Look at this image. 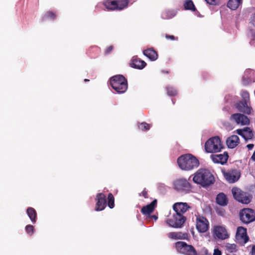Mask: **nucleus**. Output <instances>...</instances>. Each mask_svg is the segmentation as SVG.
Segmentation results:
<instances>
[{"label": "nucleus", "mask_w": 255, "mask_h": 255, "mask_svg": "<svg viewBox=\"0 0 255 255\" xmlns=\"http://www.w3.org/2000/svg\"><path fill=\"white\" fill-rule=\"evenodd\" d=\"M252 255H255V246H253L252 250Z\"/></svg>", "instance_id": "49530a36"}, {"label": "nucleus", "mask_w": 255, "mask_h": 255, "mask_svg": "<svg viewBox=\"0 0 255 255\" xmlns=\"http://www.w3.org/2000/svg\"><path fill=\"white\" fill-rule=\"evenodd\" d=\"M113 48V46H109V47H108V48H107V49H106V52L107 53H110L111 51H112Z\"/></svg>", "instance_id": "79ce46f5"}, {"label": "nucleus", "mask_w": 255, "mask_h": 255, "mask_svg": "<svg viewBox=\"0 0 255 255\" xmlns=\"http://www.w3.org/2000/svg\"><path fill=\"white\" fill-rule=\"evenodd\" d=\"M176 251L185 255H196L197 252L195 248L191 245H188L184 242H177L175 244Z\"/></svg>", "instance_id": "0eeeda50"}, {"label": "nucleus", "mask_w": 255, "mask_h": 255, "mask_svg": "<svg viewBox=\"0 0 255 255\" xmlns=\"http://www.w3.org/2000/svg\"><path fill=\"white\" fill-rule=\"evenodd\" d=\"M223 147V144L218 136L210 138L205 144V150L208 153L220 152Z\"/></svg>", "instance_id": "39448f33"}, {"label": "nucleus", "mask_w": 255, "mask_h": 255, "mask_svg": "<svg viewBox=\"0 0 255 255\" xmlns=\"http://www.w3.org/2000/svg\"><path fill=\"white\" fill-rule=\"evenodd\" d=\"M237 132L241 135L246 140L251 139L254 134L250 128L246 127L243 129H239L237 130Z\"/></svg>", "instance_id": "a211bd4d"}, {"label": "nucleus", "mask_w": 255, "mask_h": 255, "mask_svg": "<svg viewBox=\"0 0 255 255\" xmlns=\"http://www.w3.org/2000/svg\"><path fill=\"white\" fill-rule=\"evenodd\" d=\"M240 95L242 100L236 105L238 110L247 115L253 114L254 110L252 107L249 93L247 91H242Z\"/></svg>", "instance_id": "7ed1b4c3"}, {"label": "nucleus", "mask_w": 255, "mask_h": 255, "mask_svg": "<svg viewBox=\"0 0 255 255\" xmlns=\"http://www.w3.org/2000/svg\"><path fill=\"white\" fill-rule=\"evenodd\" d=\"M138 127L142 130H147L150 128V125L146 123H142Z\"/></svg>", "instance_id": "f704fd0d"}, {"label": "nucleus", "mask_w": 255, "mask_h": 255, "mask_svg": "<svg viewBox=\"0 0 255 255\" xmlns=\"http://www.w3.org/2000/svg\"><path fill=\"white\" fill-rule=\"evenodd\" d=\"M143 54L148 57L151 61H155L158 58L157 52L152 48L143 51Z\"/></svg>", "instance_id": "b1692460"}, {"label": "nucleus", "mask_w": 255, "mask_h": 255, "mask_svg": "<svg viewBox=\"0 0 255 255\" xmlns=\"http://www.w3.org/2000/svg\"><path fill=\"white\" fill-rule=\"evenodd\" d=\"M196 227L200 233H205L209 229V223L205 217L198 215L196 218Z\"/></svg>", "instance_id": "9b49d317"}, {"label": "nucleus", "mask_w": 255, "mask_h": 255, "mask_svg": "<svg viewBox=\"0 0 255 255\" xmlns=\"http://www.w3.org/2000/svg\"><path fill=\"white\" fill-rule=\"evenodd\" d=\"M231 118L238 125L242 126L247 125L250 123L249 118L245 115L237 113L233 114Z\"/></svg>", "instance_id": "2eb2a0df"}, {"label": "nucleus", "mask_w": 255, "mask_h": 255, "mask_svg": "<svg viewBox=\"0 0 255 255\" xmlns=\"http://www.w3.org/2000/svg\"><path fill=\"white\" fill-rule=\"evenodd\" d=\"M251 159L253 160V161H255V151H254V152L253 153L252 157H251Z\"/></svg>", "instance_id": "09e8293b"}, {"label": "nucleus", "mask_w": 255, "mask_h": 255, "mask_svg": "<svg viewBox=\"0 0 255 255\" xmlns=\"http://www.w3.org/2000/svg\"><path fill=\"white\" fill-rule=\"evenodd\" d=\"M213 232L214 235L219 239L225 240L229 237L227 230L223 226H215L213 227Z\"/></svg>", "instance_id": "f8f14e48"}, {"label": "nucleus", "mask_w": 255, "mask_h": 255, "mask_svg": "<svg viewBox=\"0 0 255 255\" xmlns=\"http://www.w3.org/2000/svg\"><path fill=\"white\" fill-rule=\"evenodd\" d=\"M192 176L193 182L203 187L209 186L215 181L213 175L206 169H199Z\"/></svg>", "instance_id": "f257e3e1"}, {"label": "nucleus", "mask_w": 255, "mask_h": 255, "mask_svg": "<svg viewBox=\"0 0 255 255\" xmlns=\"http://www.w3.org/2000/svg\"><path fill=\"white\" fill-rule=\"evenodd\" d=\"M200 254L201 255H211V254L209 253L208 250L205 248H203L201 249Z\"/></svg>", "instance_id": "58836bf2"}, {"label": "nucleus", "mask_w": 255, "mask_h": 255, "mask_svg": "<svg viewBox=\"0 0 255 255\" xmlns=\"http://www.w3.org/2000/svg\"><path fill=\"white\" fill-rule=\"evenodd\" d=\"M252 36H254V34L252 33Z\"/></svg>", "instance_id": "3c124183"}, {"label": "nucleus", "mask_w": 255, "mask_h": 255, "mask_svg": "<svg viewBox=\"0 0 255 255\" xmlns=\"http://www.w3.org/2000/svg\"><path fill=\"white\" fill-rule=\"evenodd\" d=\"M213 255H222V252L219 249L215 248L214 250Z\"/></svg>", "instance_id": "a19ab883"}, {"label": "nucleus", "mask_w": 255, "mask_h": 255, "mask_svg": "<svg viewBox=\"0 0 255 255\" xmlns=\"http://www.w3.org/2000/svg\"><path fill=\"white\" fill-rule=\"evenodd\" d=\"M224 177L230 183H234L238 181L240 177V172L237 170H232L225 172Z\"/></svg>", "instance_id": "dca6fc26"}, {"label": "nucleus", "mask_w": 255, "mask_h": 255, "mask_svg": "<svg viewBox=\"0 0 255 255\" xmlns=\"http://www.w3.org/2000/svg\"><path fill=\"white\" fill-rule=\"evenodd\" d=\"M240 216L241 220L246 224L255 220V211L251 209H244L241 211Z\"/></svg>", "instance_id": "9d476101"}, {"label": "nucleus", "mask_w": 255, "mask_h": 255, "mask_svg": "<svg viewBox=\"0 0 255 255\" xmlns=\"http://www.w3.org/2000/svg\"><path fill=\"white\" fill-rule=\"evenodd\" d=\"M116 2V0H104L103 4L108 10H117Z\"/></svg>", "instance_id": "393cba45"}, {"label": "nucleus", "mask_w": 255, "mask_h": 255, "mask_svg": "<svg viewBox=\"0 0 255 255\" xmlns=\"http://www.w3.org/2000/svg\"><path fill=\"white\" fill-rule=\"evenodd\" d=\"M242 2L239 0H229L227 6L232 10L236 9Z\"/></svg>", "instance_id": "cd10ccee"}, {"label": "nucleus", "mask_w": 255, "mask_h": 255, "mask_svg": "<svg viewBox=\"0 0 255 255\" xmlns=\"http://www.w3.org/2000/svg\"><path fill=\"white\" fill-rule=\"evenodd\" d=\"M96 200L97 203L95 210H103L106 206L107 201L106 196L103 193H99L97 195Z\"/></svg>", "instance_id": "4468645a"}, {"label": "nucleus", "mask_w": 255, "mask_h": 255, "mask_svg": "<svg viewBox=\"0 0 255 255\" xmlns=\"http://www.w3.org/2000/svg\"><path fill=\"white\" fill-rule=\"evenodd\" d=\"M250 23L255 27V9L250 16Z\"/></svg>", "instance_id": "e433bc0d"}, {"label": "nucleus", "mask_w": 255, "mask_h": 255, "mask_svg": "<svg viewBox=\"0 0 255 255\" xmlns=\"http://www.w3.org/2000/svg\"><path fill=\"white\" fill-rule=\"evenodd\" d=\"M226 143L229 148H234L239 143V138L236 135H233L227 139Z\"/></svg>", "instance_id": "412c9836"}, {"label": "nucleus", "mask_w": 255, "mask_h": 255, "mask_svg": "<svg viewBox=\"0 0 255 255\" xmlns=\"http://www.w3.org/2000/svg\"><path fill=\"white\" fill-rule=\"evenodd\" d=\"M216 202L220 205H226L228 203V199L226 195L223 193H219L216 197Z\"/></svg>", "instance_id": "a878e982"}, {"label": "nucleus", "mask_w": 255, "mask_h": 255, "mask_svg": "<svg viewBox=\"0 0 255 255\" xmlns=\"http://www.w3.org/2000/svg\"><path fill=\"white\" fill-rule=\"evenodd\" d=\"M190 208L186 203L178 202L175 203L173 206L174 211L179 214L182 215Z\"/></svg>", "instance_id": "f3484780"}, {"label": "nucleus", "mask_w": 255, "mask_h": 255, "mask_svg": "<svg viewBox=\"0 0 255 255\" xmlns=\"http://www.w3.org/2000/svg\"><path fill=\"white\" fill-rule=\"evenodd\" d=\"M252 71L250 70H247L245 74L243 77V82L244 85H248L252 82H254L255 81L251 79L250 77H249V75Z\"/></svg>", "instance_id": "c85d7f7f"}, {"label": "nucleus", "mask_w": 255, "mask_h": 255, "mask_svg": "<svg viewBox=\"0 0 255 255\" xmlns=\"http://www.w3.org/2000/svg\"><path fill=\"white\" fill-rule=\"evenodd\" d=\"M224 247L226 251L230 253H235L237 251V246L234 244L227 243L225 245Z\"/></svg>", "instance_id": "7c9ffc66"}, {"label": "nucleus", "mask_w": 255, "mask_h": 255, "mask_svg": "<svg viewBox=\"0 0 255 255\" xmlns=\"http://www.w3.org/2000/svg\"><path fill=\"white\" fill-rule=\"evenodd\" d=\"M184 6L186 9L192 11H195L196 9L194 4L191 0H186L184 2Z\"/></svg>", "instance_id": "2f4dec72"}, {"label": "nucleus", "mask_w": 255, "mask_h": 255, "mask_svg": "<svg viewBox=\"0 0 255 255\" xmlns=\"http://www.w3.org/2000/svg\"><path fill=\"white\" fill-rule=\"evenodd\" d=\"M179 168L184 170H190L198 167L199 162L196 157L191 154L180 156L177 159Z\"/></svg>", "instance_id": "f03ea898"}, {"label": "nucleus", "mask_w": 255, "mask_h": 255, "mask_svg": "<svg viewBox=\"0 0 255 255\" xmlns=\"http://www.w3.org/2000/svg\"><path fill=\"white\" fill-rule=\"evenodd\" d=\"M232 192L234 198L239 202L243 204H248L251 201V197L238 188H233Z\"/></svg>", "instance_id": "6e6552de"}, {"label": "nucleus", "mask_w": 255, "mask_h": 255, "mask_svg": "<svg viewBox=\"0 0 255 255\" xmlns=\"http://www.w3.org/2000/svg\"><path fill=\"white\" fill-rule=\"evenodd\" d=\"M209 4L212 5H216L218 3L219 0H205Z\"/></svg>", "instance_id": "ea45409f"}, {"label": "nucleus", "mask_w": 255, "mask_h": 255, "mask_svg": "<svg viewBox=\"0 0 255 255\" xmlns=\"http://www.w3.org/2000/svg\"><path fill=\"white\" fill-rule=\"evenodd\" d=\"M167 94L170 96H174L177 94V91L172 87H168L167 88Z\"/></svg>", "instance_id": "72a5a7b5"}, {"label": "nucleus", "mask_w": 255, "mask_h": 255, "mask_svg": "<svg viewBox=\"0 0 255 255\" xmlns=\"http://www.w3.org/2000/svg\"><path fill=\"white\" fill-rule=\"evenodd\" d=\"M146 65V64L144 61L136 58H133L130 63L132 67L138 69H143Z\"/></svg>", "instance_id": "4be33fe9"}, {"label": "nucleus", "mask_w": 255, "mask_h": 255, "mask_svg": "<svg viewBox=\"0 0 255 255\" xmlns=\"http://www.w3.org/2000/svg\"><path fill=\"white\" fill-rule=\"evenodd\" d=\"M25 230L27 234L31 235L34 232V228L32 225H27L25 227Z\"/></svg>", "instance_id": "c9c22d12"}, {"label": "nucleus", "mask_w": 255, "mask_h": 255, "mask_svg": "<svg viewBox=\"0 0 255 255\" xmlns=\"http://www.w3.org/2000/svg\"><path fill=\"white\" fill-rule=\"evenodd\" d=\"M247 147L249 150H251L254 147V145L253 144H249L247 145Z\"/></svg>", "instance_id": "c03bdc74"}, {"label": "nucleus", "mask_w": 255, "mask_h": 255, "mask_svg": "<svg viewBox=\"0 0 255 255\" xmlns=\"http://www.w3.org/2000/svg\"><path fill=\"white\" fill-rule=\"evenodd\" d=\"M141 194L143 196L146 198L147 196V192L145 191H143L141 193Z\"/></svg>", "instance_id": "de8ad7c7"}, {"label": "nucleus", "mask_w": 255, "mask_h": 255, "mask_svg": "<svg viewBox=\"0 0 255 255\" xmlns=\"http://www.w3.org/2000/svg\"><path fill=\"white\" fill-rule=\"evenodd\" d=\"M173 188L180 193H187L191 189V185L185 178H179L173 181Z\"/></svg>", "instance_id": "423d86ee"}, {"label": "nucleus", "mask_w": 255, "mask_h": 255, "mask_svg": "<svg viewBox=\"0 0 255 255\" xmlns=\"http://www.w3.org/2000/svg\"><path fill=\"white\" fill-rule=\"evenodd\" d=\"M168 237L174 240H187L188 238V234L181 232H170L168 234Z\"/></svg>", "instance_id": "6ab92c4d"}, {"label": "nucleus", "mask_w": 255, "mask_h": 255, "mask_svg": "<svg viewBox=\"0 0 255 255\" xmlns=\"http://www.w3.org/2000/svg\"><path fill=\"white\" fill-rule=\"evenodd\" d=\"M26 212L31 221L33 223H35L36 219V213L35 210L33 208L29 207L27 209Z\"/></svg>", "instance_id": "bb28decb"}, {"label": "nucleus", "mask_w": 255, "mask_h": 255, "mask_svg": "<svg viewBox=\"0 0 255 255\" xmlns=\"http://www.w3.org/2000/svg\"><path fill=\"white\" fill-rule=\"evenodd\" d=\"M185 221L184 216L178 213L174 214L172 218L166 220V223L170 226L175 228H181Z\"/></svg>", "instance_id": "1a4fd4ad"}, {"label": "nucleus", "mask_w": 255, "mask_h": 255, "mask_svg": "<svg viewBox=\"0 0 255 255\" xmlns=\"http://www.w3.org/2000/svg\"><path fill=\"white\" fill-rule=\"evenodd\" d=\"M166 38L167 39H171V40L175 39V38H174V36H173V35H170V36H169V35H166Z\"/></svg>", "instance_id": "a18cd8bd"}, {"label": "nucleus", "mask_w": 255, "mask_h": 255, "mask_svg": "<svg viewBox=\"0 0 255 255\" xmlns=\"http://www.w3.org/2000/svg\"><path fill=\"white\" fill-rule=\"evenodd\" d=\"M128 0H116V6L117 7V10H122L128 5Z\"/></svg>", "instance_id": "c756f323"}, {"label": "nucleus", "mask_w": 255, "mask_h": 255, "mask_svg": "<svg viewBox=\"0 0 255 255\" xmlns=\"http://www.w3.org/2000/svg\"><path fill=\"white\" fill-rule=\"evenodd\" d=\"M45 16L47 18L54 19L56 17V15L54 13L49 11L46 13V14H45Z\"/></svg>", "instance_id": "4c0bfd02"}, {"label": "nucleus", "mask_w": 255, "mask_h": 255, "mask_svg": "<svg viewBox=\"0 0 255 255\" xmlns=\"http://www.w3.org/2000/svg\"><path fill=\"white\" fill-rule=\"evenodd\" d=\"M236 239L237 241L241 245L246 244L249 240L247 235L246 229L242 227H238L237 231Z\"/></svg>", "instance_id": "ddd939ff"}, {"label": "nucleus", "mask_w": 255, "mask_h": 255, "mask_svg": "<svg viewBox=\"0 0 255 255\" xmlns=\"http://www.w3.org/2000/svg\"><path fill=\"white\" fill-rule=\"evenodd\" d=\"M110 84L112 88L118 93L125 92L128 88L127 81L121 75H116L111 78Z\"/></svg>", "instance_id": "20e7f679"}, {"label": "nucleus", "mask_w": 255, "mask_h": 255, "mask_svg": "<svg viewBox=\"0 0 255 255\" xmlns=\"http://www.w3.org/2000/svg\"><path fill=\"white\" fill-rule=\"evenodd\" d=\"M156 203V200H154L150 204L143 206L141 209L142 213L145 215L150 214L153 212Z\"/></svg>", "instance_id": "5701e85b"}, {"label": "nucleus", "mask_w": 255, "mask_h": 255, "mask_svg": "<svg viewBox=\"0 0 255 255\" xmlns=\"http://www.w3.org/2000/svg\"><path fill=\"white\" fill-rule=\"evenodd\" d=\"M152 218H154L155 220H156L157 219V217L154 215L151 216Z\"/></svg>", "instance_id": "8fccbe9b"}, {"label": "nucleus", "mask_w": 255, "mask_h": 255, "mask_svg": "<svg viewBox=\"0 0 255 255\" xmlns=\"http://www.w3.org/2000/svg\"><path fill=\"white\" fill-rule=\"evenodd\" d=\"M212 161L216 163L223 164L227 161L228 155L227 153L214 154L211 155Z\"/></svg>", "instance_id": "aec40b11"}, {"label": "nucleus", "mask_w": 255, "mask_h": 255, "mask_svg": "<svg viewBox=\"0 0 255 255\" xmlns=\"http://www.w3.org/2000/svg\"><path fill=\"white\" fill-rule=\"evenodd\" d=\"M175 15V12H172V13L170 14V15H167L166 17H165L164 18H170L173 17Z\"/></svg>", "instance_id": "37998d69"}, {"label": "nucleus", "mask_w": 255, "mask_h": 255, "mask_svg": "<svg viewBox=\"0 0 255 255\" xmlns=\"http://www.w3.org/2000/svg\"><path fill=\"white\" fill-rule=\"evenodd\" d=\"M108 206L111 208L112 209L114 207V198L113 195L110 193L108 195Z\"/></svg>", "instance_id": "473e14b6"}]
</instances>
